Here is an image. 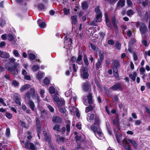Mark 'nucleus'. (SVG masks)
I'll use <instances>...</instances> for the list:
<instances>
[{
	"label": "nucleus",
	"instance_id": "nucleus-42",
	"mask_svg": "<svg viewBox=\"0 0 150 150\" xmlns=\"http://www.w3.org/2000/svg\"><path fill=\"white\" fill-rule=\"evenodd\" d=\"M53 129L54 130H56L58 131H60V129L59 128V126L58 125H55L53 127Z\"/></svg>",
	"mask_w": 150,
	"mask_h": 150
},
{
	"label": "nucleus",
	"instance_id": "nucleus-22",
	"mask_svg": "<svg viewBox=\"0 0 150 150\" xmlns=\"http://www.w3.org/2000/svg\"><path fill=\"white\" fill-rule=\"evenodd\" d=\"M125 1L124 0H120L117 3V7H123L125 5Z\"/></svg>",
	"mask_w": 150,
	"mask_h": 150
},
{
	"label": "nucleus",
	"instance_id": "nucleus-46",
	"mask_svg": "<svg viewBox=\"0 0 150 150\" xmlns=\"http://www.w3.org/2000/svg\"><path fill=\"white\" fill-rule=\"evenodd\" d=\"M50 83L49 80L47 78H45L43 81L44 84L47 85L49 84Z\"/></svg>",
	"mask_w": 150,
	"mask_h": 150
},
{
	"label": "nucleus",
	"instance_id": "nucleus-19",
	"mask_svg": "<svg viewBox=\"0 0 150 150\" xmlns=\"http://www.w3.org/2000/svg\"><path fill=\"white\" fill-rule=\"evenodd\" d=\"M37 23L38 25L42 28H44L45 26V23L44 21H42L41 19H38Z\"/></svg>",
	"mask_w": 150,
	"mask_h": 150
},
{
	"label": "nucleus",
	"instance_id": "nucleus-54",
	"mask_svg": "<svg viewBox=\"0 0 150 150\" xmlns=\"http://www.w3.org/2000/svg\"><path fill=\"white\" fill-rule=\"evenodd\" d=\"M6 134L7 136L8 137L10 134V129L9 128H7L6 130Z\"/></svg>",
	"mask_w": 150,
	"mask_h": 150
},
{
	"label": "nucleus",
	"instance_id": "nucleus-14",
	"mask_svg": "<svg viewBox=\"0 0 150 150\" xmlns=\"http://www.w3.org/2000/svg\"><path fill=\"white\" fill-rule=\"evenodd\" d=\"M0 57L2 58H8L10 57V55L8 52L1 51H0Z\"/></svg>",
	"mask_w": 150,
	"mask_h": 150
},
{
	"label": "nucleus",
	"instance_id": "nucleus-17",
	"mask_svg": "<svg viewBox=\"0 0 150 150\" xmlns=\"http://www.w3.org/2000/svg\"><path fill=\"white\" fill-rule=\"evenodd\" d=\"M77 16L76 15L72 16L71 18L72 20V23L73 25L72 29L74 28L73 25H75L77 22Z\"/></svg>",
	"mask_w": 150,
	"mask_h": 150
},
{
	"label": "nucleus",
	"instance_id": "nucleus-26",
	"mask_svg": "<svg viewBox=\"0 0 150 150\" xmlns=\"http://www.w3.org/2000/svg\"><path fill=\"white\" fill-rule=\"evenodd\" d=\"M81 6L83 9L86 10L88 8V4L87 2L86 1L83 2L82 3Z\"/></svg>",
	"mask_w": 150,
	"mask_h": 150
},
{
	"label": "nucleus",
	"instance_id": "nucleus-37",
	"mask_svg": "<svg viewBox=\"0 0 150 150\" xmlns=\"http://www.w3.org/2000/svg\"><path fill=\"white\" fill-rule=\"evenodd\" d=\"M102 62V61L98 59V62L96 64V68L97 69H99L100 67Z\"/></svg>",
	"mask_w": 150,
	"mask_h": 150
},
{
	"label": "nucleus",
	"instance_id": "nucleus-1",
	"mask_svg": "<svg viewBox=\"0 0 150 150\" xmlns=\"http://www.w3.org/2000/svg\"><path fill=\"white\" fill-rule=\"evenodd\" d=\"M9 62L5 64L6 68L12 74H18L21 68L20 64L15 62L16 59L13 57L9 58Z\"/></svg>",
	"mask_w": 150,
	"mask_h": 150
},
{
	"label": "nucleus",
	"instance_id": "nucleus-58",
	"mask_svg": "<svg viewBox=\"0 0 150 150\" xmlns=\"http://www.w3.org/2000/svg\"><path fill=\"white\" fill-rule=\"evenodd\" d=\"M47 107L51 112H53L54 111V108L51 106L49 105H48Z\"/></svg>",
	"mask_w": 150,
	"mask_h": 150
},
{
	"label": "nucleus",
	"instance_id": "nucleus-61",
	"mask_svg": "<svg viewBox=\"0 0 150 150\" xmlns=\"http://www.w3.org/2000/svg\"><path fill=\"white\" fill-rule=\"evenodd\" d=\"M127 5L129 6H131L132 5V3L130 0H127Z\"/></svg>",
	"mask_w": 150,
	"mask_h": 150
},
{
	"label": "nucleus",
	"instance_id": "nucleus-52",
	"mask_svg": "<svg viewBox=\"0 0 150 150\" xmlns=\"http://www.w3.org/2000/svg\"><path fill=\"white\" fill-rule=\"evenodd\" d=\"M136 42V40L135 38H133L131 39L130 40L129 42V45H130V44L132 45L134 43Z\"/></svg>",
	"mask_w": 150,
	"mask_h": 150
},
{
	"label": "nucleus",
	"instance_id": "nucleus-8",
	"mask_svg": "<svg viewBox=\"0 0 150 150\" xmlns=\"http://www.w3.org/2000/svg\"><path fill=\"white\" fill-rule=\"evenodd\" d=\"M81 75L82 78L87 79L89 74L87 72V69L86 67H82L81 69Z\"/></svg>",
	"mask_w": 150,
	"mask_h": 150
},
{
	"label": "nucleus",
	"instance_id": "nucleus-29",
	"mask_svg": "<svg viewBox=\"0 0 150 150\" xmlns=\"http://www.w3.org/2000/svg\"><path fill=\"white\" fill-rule=\"evenodd\" d=\"M82 57L81 55H79L78 56L77 59H76L77 63L79 64H82Z\"/></svg>",
	"mask_w": 150,
	"mask_h": 150
},
{
	"label": "nucleus",
	"instance_id": "nucleus-63",
	"mask_svg": "<svg viewBox=\"0 0 150 150\" xmlns=\"http://www.w3.org/2000/svg\"><path fill=\"white\" fill-rule=\"evenodd\" d=\"M114 42L113 40L111 39L108 40V43L109 44L112 45L114 44Z\"/></svg>",
	"mask_w": 150,
	"mask_h": 150
},
{
	"label": "nucleus",
	"instance_id": "nucleus-45",
	"mask_svg": "<svg viewBox=\"0 0 150 150\" xmlns=\"http://www.w3.org/2000/svg\"><path fill=\"white\" fill-rule=\"evenodd\" d=\"M16 103L18 105H20L21 104L20 99L18 97H16L15 99Z\"/></svg>",
	"mask_w": 150,
	"mask_h": 150
},
{
	"label": "nucleus",
	"instance_id": "nucleus-51",
	"mask_svg": "<svg viewBox=\"0 0 150 150\" xmlns=\"http://www.w3.org/2000/svg\"><path fill=\"white\" fill-rule=\"evenodd\" d=\"M5 115L6 117L8 119H11L12 117V114L8 112L6 113Z\"/></svg>",
	"mask_w": 150,
	"mask_h": 150
},
{
	"label": "nucleus",
	"instance_id": "nucleus-30",
	"mask_svg": "<svg viewBox=\"0 0 150 150\" xmlns=\"http://www.w3.org/2000/svg\"><path fill=\"white\" fill-rule=\"evenodd\" d=\"M59 109L60 112L62 113H65V116H66V110L65 108L64 107H60V106H59Z\"/></svg>",
	"mask_w": 150,
	"mask_h": 150
},
{
	"label": "nucleus",
	"instance_id": "nucleus-48",
	"mask_svg": "<svg viewBox=\"0 0 150 150\" xmlns=\"http://www.w3.org/2000/svg\"><path fill=\"white\" fill-rule=\"evenodd\" d=\"M12 85L16 87L18 86L19 85V83L16 81L13 80L12 82Z\"/></svg>",
	"mask_w": 150,
	"mask_h": 150
},
{
	"label": "nucleus",
	"instance_id": "nucleus-9",
	"mask_svg": "<svg viewBox=\"0 0 150 150\" xmlns=\"http://www.w3.org/2000/svg\"><path fill=\"white\" fill-rule=\"evenodd\" d=\"M23 147L30 150H35V147L34 144L29 142L25 144V146Z\"/></svg>",
	"mask_w": 150,
	"mask_h": 150
},
{
	"label": "nucleus",
	"instance_id": "nucleus-62",
	"mask_svg": "<svg viewBox=\"0 0 150 150\" xmlns=\"http://www.w3.org/2000/svg\"><path fill=\"white\" fill-rule=\"evenodd\" d=\"M99 35L102 39H103L105 35V33L103 32L100 33H99Z\"/></svg>",
	"mask_w": 150,
	"mask_h": 150
},
{
	"label": "nucleus",
	"instance_id": "nucleus-15",
	"mask_svg": "<svg viewBox=\"0 0 150 150\" xmlns=\"http://www.w3.org/2000/svg\"><path fill=\"white\" fill-rule=\"evenodd\" d=\"M82 88L84 91H88L90 88L89 83L88 82L84 83L82 85Z\"/></svg>",
	"mask_w": 150,
	"mask_h": 150
},
{
	"label": "nucleus",
	"instance_id": "nucleus-27",
	"mask_svg": "<svg viewBox=\"0 0 150 150\" xmlns=\"http://www.w3.org/2000/svg\"><path fill=\"white\" fill-rule=\"evenodd\" d=\"M137 76V74L135 72H134L132 74H131L129 75V77L134 81L135 80L136 77Z\"/></svg>",
	"mask_w": 150,
	"mask_h": 150
},
{
	"label": "nucleus",
	"instance_id": "nucleus-53",
	"mask_svg": "<svg viewBox=\"0 0 150 150\" xmlns=\"http://www.w3.org/2000/svg\"><path fill=\"white\" fill-rule=\"evenodd\" d=\"M40 94L41 97L44 98V94L45 91L43 90L40 89Z\"/></svg>",
	"mask_w": 150,
	"mask_h": 150
},
{
	"label": "nucleus",
	"instance_id": "nucleus-13",
	"mask_svg": "<svg viewBox=\"0 0 150 150\" xmlns=\"http://www.w3.org/2000/svg\"><path fill=\"white\" fill-rule=\"evenodd\" d=\"M105 21L107 25L111 28V24L110 21V20L109 19L108 16V15L107 13H105Z\"/></svg>",
	"mask_w": 150,
	"mask_h": 150
},
{
	"label": "nucleus",
	"instance_id": "nucleus-55",
	"mask_svg": "<svg viewBox=\"0 0 150 150\" xmlns=\"http://www.w3.org/2000/svg\"><path fill=\"white\" fill-rule=\"evenodd\" d=\"M122 145H123L125 149L126 150H132L129 146H126L124 144V143H123V144Z\"/></svg>",
	"mask_w": 150,
	"mask_h": 150
},
{
	"label": "nucleus",
	"instance_id": "nucleus-36",
	"mask_svg": "<svg viewBox=\"0 0 150 150\" xmlns=\"http://www.w3.org/2000/svg\"><path fill=\"white\" fill-rule=\"evenodd\" d=\"M114 66L113 67H118L120 66L119 62L118 60H115L113 61Z\"/></svg>",
	"mask_w": 150,
	"mask_h": 150
},
{
	"label": "nucleus",
	"instance_id": "nucleus-60",
	"mask_svg": "<svg viewBox=\"0 0 150 150\" xmlns=\"http://www.w3.org/2000/svg\"><path fill=\"white\" fill-rule=\"evenodd\" d=\"M89 44L91 49L93 50H95L96 49V46L92 43H90Z\"/></svg>",
	"mask_w": 150,
	"mask_h": 150
},
{
	"label": "nucleus",
	"instance_id": "nucleus-18",
	"mask_svg": "<svg viewBox=\"0 0 150 150\" xmlns=\"http://www.w3.org/2000/svg\"><path fill=\"white\" fill-rule=\"evenodd\" d=\"M15 36L12 35H8V40L12 42V43L14 44H15Z\"/></svg>",
	"mask_w": 150,
	"mask_h": 150
},
{
	"label": "nucleus",
	"instance_id": "nucleus-2",
	"mask_svg": "<svg viewBox=\"0 0 150 150\" xmlns=\"http://www.w3.org/2000/svg\"><path fill=\"white\" fill-rule=\"evenodd\" d=\"M100 121L98 118H96L95 122L94 124L91 127V129L94 133L96 137L99 139H102L104 138L103 134L101 132L100 127Z\"/></svg>",
	"mask_w": 150,
	"mask_h": 150
},
{
	"label": "nucleus",
	"instance_id": "nucleus-56",
	"mask_svg": "<svg viewBox=\"0 0 150 150\" xmlns=\"http://www.w3.org/2000/svg\"><path fill=\"white\" fill-rule=\"evenodd\" d=\"M38 7L41 10L44 9L45 8L44 6L42 4H39L38 6Z\"/></svg>",
	"mask_w": 150,
	"mask_h": 150
},
{
	"label": "nucleus",
	"instance_id": "nucleus-47",
	"mask_svg": "<svg viewBox=\"0 0 150 150\" xmlns=\"http://www.w3.org/2000/svg\"><path fill=\"white\" fill-rule=\"evenodd\" d=\"M148 0H145L144 1H140L139 2V3H142V5L144 6H145L148 3Z\"/></svg>",
	"mask_w": 150,
	"mask_h": 150
},
{
	"label": "nucleus",
	"instance_id": "nucleus-10",
	"mask_svg": "<svg viewBox=\"0 0 150 150\" xmlns=\"http://www.w3.org/2000/svg\"><path fill=\"white\" fill-rule=\"evenodd\" d=\"M96 118H98V119H99L98 117L95 116V117L94 115L92 113H88L87 114V119L88 121L91 122L92 120H93L94 118H95V121L96 120Z\"/></svg>",
	"mask_w": 150,
	"mask_h": 150
},
{
	"label": "nucleus",
	"instance_id": "nucleus-41",
	"mask_svg": "<svg viewBox=\"0 0 150 150\" xmlns=\"http://www.w3.org/2000/svg\"><path fill=\"white\" fill-rule=\"evenodd\" d=\"M29 59L31 60H34L35 59L36 56L35 55L32 54H30L28 55Z\"/></svg>",
	"mask_w": 150,
	"mask_h": 150
},
{
	"label": "nucleus",
	"instance_id": "nucleus-35",
	"mask_svg": "<svg viewBox=\"0 0 150 150\" xmlns=\"http://www.w3.org/2000/svg\"><path fill=\"white\" fill-rule=\"evenodd\" d=\"M13 53L16 57H19L20 56L18 51L16 50H13Z\"/></svg>",
	"mask_w": 150,
	"mask_h": 150
},
{
	"label": "nucleus",
	"instance_id": "nucleus-11",
	"mask_svg": "<svg viewBox=\"0 0 150 150\" xmlns=\"http://www.w3.org/2000/svg\"><path fill=\"white\" fill-rule=\"evenodd\" d=\"M110 89L114 91H116L117 89L120 90H122V87L119 83H117L110 88Z\"/></svg>",
	"mask_w": 150,
	"mask_h": 150
},
{
	"label": "nucleus",
	"instance_id": "nucleus-43",
	"mask_svg": "<svg viewBox=\"0 0 150 150\" xmlns=\"http://www.w3.org/2000/svg\"><path fill=\"white\" fill-rule=\"evenodd\" d=\"M130 141V143L132 144L134 147V148H136L138 146V145L136 143L135 141L133 140H131V141Z\"/></svg>",
	"mask_w": 150,
	"mask_h": 150
},
{
	"label": "nucleus",
	"instance_id": "nucleus-23",
	"mask_svg": "<svg viewBox=\"0 0 150 150\" xmlns=\"http://www.w3.org/2000/svg\"><path fill=\"white\" fill-rule=\"evenodd\" d=\"M44 73L41 72H39L36 74L37 79L39 80H40L44 76Z\"/></svg>",
	"mask_w": 150,
	"mask_h": 150
},
{
	"label": "nucleus",
	"instance_id": "nucleus-12",
	"mask_svg": "<svg viewBox=\"0 0 150 150\" xmlns=\"http://www.w3.org/2000/svg\"><path fill=\"white\" fill-rule=\"evenodd\" d=\"M22 74L24 76V79L30 81L31 80L30 76L28 74L25 70L23 69Z\"/></svg>",
	"mask_w": 150,
	"mask_h": 150
},
{
	"label": "nucleus",
	"instance_id": "nucleus-44",
	"mask_svg": "<svg viewBox=\"0 0 150 150\" xmlns=\"http://www.w3.org/2000/svg\"><path fill=\"white\" fill-rule=\"evenodd\" d=\"M71 93V89H70L68 91H67L65 93V95L67 97H69Z\"/></svg>",
	"mask_w": 150,
	"mask_h": 150
},
{
	"label": "nucleus",
	"instance_id": "nucleus-3",
	"mask_svg": "<svg viewBox=\"0 0 150 150\" xmlns=\"http://www.w3.org/2000/svg\"><path fill=\"white\" fill-rule=\"evenodd\" d=\"M31 96L33 99H36L38 102H39V97L38 94L35 93V90L34 88H30L25 95V99H29L30 98Z\"/></svg>",
	"mask_w": 150,
	"mask_h": 150
},
{
	"label": "nucleus",
	"instance_id": "nucleus-33",
	"mask_svg": "<svg viewBox=\"0 0 150 150\" xmlns=\"http://www.w3.org/2000/svg\"><path fill=\"white\" fill-rule=\"evenodd\" d=\"M83 59L85 64L87 66L89 64L88 62L87 57V56L85 54L84 55Z\"/></svg>",
	"mask_w": 150,
	"mask_h": 150
},
{
	"label": "nucleus",
	"instance_id": "nucleus-25",
	"mask_svg": "<svg viewBox=\"0 0 150 150\" xmlns=\"http://www.w3.org/2000/svg\"><path fill=\"white\" fill-rule=\"evenodd\" d=\"M66 122L67 124L66 126V130L67 132H69L70 131L71 122L70 120H67L66 121Z\"/></svg>",
	"mask_w": 150,
	"mask_h": 150
},
{
	"label": "nucleus",
	"instance_id": "nucleus-38",
	"mask_svg": "<svg viewBox=\"0 0 150 150\" xmlns=\"http://www.w3.org/2000/svg\"><path fill=\"white\" fill-rule=\"evenodd\" d=\"M100 59H98L103 61L104 59V53L103 52H100L99 53Z\"/></svg>",
	"mask_w": 150,
	"mask_h": 150
},
{
	"label": "nucleus",
	"instance_id": "nucleus-50",
	"mask_svg": "<svg viewBox=\"0 0 150 150\" xmlns=\"http://www.w3.org/2000/svg\"><path fill=\"white\" fill-rule=\"evenodd\" d=\"M36 123L37 125V127L40 128L41 126L40 121L39 118L37 119Z\"/></svg>",
	"mask_w": 150,
	"mask_h": 150
},
{
	"label": "nucleus",
	"instance_id": "nucleus-5",
	"mask_svg": "<svg viewBox=\"0 0 150 150\" xmlns=\"http://www.w3.org/2000/svg\"><path fill=\"white\" fill-rule=\"evenodd\" d=\"M95 11L96 14V22H98L101 21V18L102 16V13L100 9L99 6L96 7L95 8Z\"/></svg>",
	"mask_w": 150,
	"mask_h": 150
},
{
	"label": "nucleus",
	"instance_id": "nucleus-4",
	"mask_svg": "<svg viewBox=\"0 0 150 150\" xmlns=\"http://www.w3.org/2000/svg\"><path fill=\"white\" fill-rule=\"evenodd\" d=\"M136 27L138 28L139 26V30L142 37L145 36V35L147 31L146 27L145 24L142 22H137L135 23Z\"/></svg>",
	"mask_w": 150,
	"mask_h": 150
},
{
	"label": "nucleus",
	"instance_id": "nucleus-21",
	"mask_svg": "<svg viewBox=\"0 0 150 150\" xmlns=\"http://www.w3.org/2000/svg\"><path fill=\"white\" fill-rule=\"evenodd\" d=\"M43 133L46 140L50 142V141L51 138L50 135H49L48 133L46 131H44Z\"/></svg>",
	"mask_w": 150,
	"mask_h": 150
},
{
	"label": "nucleus",
	"instance_id": "nucleus-31",
	"mask_svg": "<svg viewBox=\"0 0 150 150\" xmlns=\"http://www.w3.org/2000/svg\"><path fill=\"white\" fill-rule=\"evenodd\" d=\"M53 99L55 102H58L59 101V96L58 95H54L53 96Z\"/></svg>",
	"mask_w": 150,
	"mask_h": 150
},
{
	"label": "nucleus",
	"instance_id": "nucleus-16",
	"mask_svg": "<svg viewBox=\"0 0 150 150\" xmlns=\"http://www.w3.org/2000/svg\"><path fill=\"white\" fill-rule=\"evenodd\" d=\"M52 121L55 123H60L62 122V119L59 117L54 116L53 117Z\"/></svg>",
	"mask_w": 150,
	"mask_h": 150
},
{
	"label": "nucleus",
	"instance_id": "nucleus-39",
	"mask_svg": "<svg viewBox=\"0 0 150 150\" xmlns=\"http://www.w3.org/2000/svg\"><path fill=\"white\" fill-rule=\"evenodd\" d=\"M49 92L51 94H53L55 93V89L54 88L53 86H51L49 88Z\"/></svg>",
	"mask_w": 150,
	"mask_h": 150
},
{
	"label": "nucleus",
	"instance_id": "nucleus-40",
	"mask_svg": "<svg viewBox=\"0 0 150 150\" xmlns=\"http://www.w3.org/2000/svg\"><path fill=\"white\" fill-rule=\"evenodd\" d=\"M39 68L40 67L39 66L35 65L33 67L32 69L33 71L35 72L38 70Z\"/></svg>",
	"mask_w": 150,
	"mask_h": 150
},
{
	"label": "nucleus",
	"instance_id": "nucleus-64",
	"mask_svg": "<svg viewBox=\"0 0 150 150\" xmlns=\"http://www.w3.org/2000/svg\"><path fill=\"white\" fill-rule=\"evenodd\" d=\"M142 43L145 46H147L148 45V44L147 43V42L146 40H142Z\"/></svg>",
	"mask_w": 150,
	"mask_h": 150
},
{
	"label": "nucleus",
	"instance_id": "nucleus-28",
	"mask_svg": "<svg viewBox=\"0 0 150 150\" xmlns=\"http://www.w3.org/2000/svg\"><path fill=\"white\" fill-rule=\"evenodd\" d=\"M57 141L59 143H60L62 142H63L64 140V138L62 137H60L59 136H57Z\"/></svg>",
	"mask_w": 150,
	"mask_h": 150
},
{
	"label": "nucleus",
	"instance_id": "nucleus-6",
	"mask_svg": "<svg viewBox=\"0 0 150 150\" xmlns=\"http://www.w3.org/2000/svg\"><path fill=\"white\" fill-rule=\"evenodd\" d=\"M69 37L68 35L66 36L64 38L65 40L64 41V47L67 49L70 50L72 48L71 44H72V40L70 38L68 40Z\"/></svg>",
	"mask_w": 150,
	"mask_h": 150
},
{
	"label": "nucleus",
	"instance_id": "nucleus-34",
	"mask_svg": "<svg viewBox=\"0 0 150 150\" xmlns=\"http://www.w3.org/2000/svg\"><path fill=\"white\" fill-rule=\"evenodd\" d=\"M127 13V16L131 17L134 14V12L132 10L130 9L128 10Z\"/></svg>",
	"mask_w": 150,
	"mask_h": 150
},
{
	"label": "nucleus",
	"instance_id": "nucleus-32",
	"mask_svg": "<svg viewBox=\"0 0 150 150\" xmlns=\"http://www.w3.org/2000/svg\"><path fill=\"white\" fill-rule=\"evenodd\" d=\"M93 109V107L92 106H89L86 108L85 112L86 113L92 110Z\"/></svg>",
	"mask_w": 150,
	"mask_h": 150
},
{
	"label": "nucleus",
	"instance_id": "nucleus-20",
	"mask_svg": "<svg viewBox=\"0 0 150 150\" xmlns=\"http://www.w3.org/2000/svg\"><path fill=\"white\" fill-rule=\"evenodd\" d=\"M30 85L28 84H26L22 86L20 89L21 92H22L28 89L30 87Z\"/></svg>",
	"mask_w": 150,
	"mask_h": 150
},
{
	"label": "nucleus",
	"instance_id": "nucleus-7",
	"mask_svg": "<svg viewBox=\"0 0 150 150\" xmlns=\"http://www.w3.org/2000/svg\"><path fill=\"white\" fill-rule=\"evenodd\" d=\"M83 102L86 105H87L88 104H91L92 103V97L91 93H89L87 96L83 98Z\"/></svg>",
	"mask_w": 150,
	"mask_h": 150
},
{
	"label": "nucleus",
	"instance_id": "nucleus-57",
	"mask_svg": "<svg viewBox=\"0 0 150 150\" xmlns=\"http://www.w3.org/2000/svg\"><path fill=\"white\" fill-rule=\"evenodd\" d=\"M116 47L117 49L120 50L121 48V45L119 42H117L116 43Z\"/></svg>",
	"mask_w": 150,
	"mask_h": 150
},
{
	"label": "nucleus",
	"instance_id": "nucleus-59",
	"mask_svg": "<svg viewBox=\"0 0 150 150\" xmlns=\"http://www.w3.org/2000/svg\"><path fill=\"white\" fill-rule=\"evenodd\" d=\"M73 109V112H74V109L75 110H76V116L78 117H79L80 116V114L78 112V110H77V109L76 108H74V109Z\"/></svg>",
	"mask_w": 150,
	"mask_h": 150
},
{
	"label": "nucleus",
	"instance_id": "nucleus-49",
	"mask_svg": "<svg viewBox=\"0 0 150 150\" xmlns=\"http://www.w3.org/2000/svg\"><path fill=\"white\" fill-rule=\"evenodd\" d=\"M63 11L64 14L65 15H67L69 13V10L67 9L66 8H64L63 9Z\"/></svg>",
	"mask_w": 150,
	"mask_h": 150
},
{
	"label": "nucleus",
	"instance_id": "nucleus-24",
	"mask_svg": "<svg viewBox=\"0 0 150 150\" xmlns=\"http://www.w3.org/2000/svg\"><path fill=\"white\" fill-rule=\"evenodd\" d=\"M29 104L31 110L33 111H34L35 105L33 101L31 100H30L29 102Z\"/></svg>",
	"mask_w": 150,
	"mask_h": 150
}]
</instances>
